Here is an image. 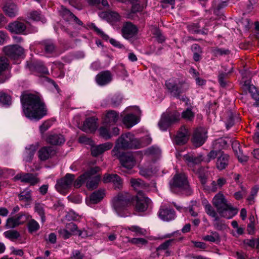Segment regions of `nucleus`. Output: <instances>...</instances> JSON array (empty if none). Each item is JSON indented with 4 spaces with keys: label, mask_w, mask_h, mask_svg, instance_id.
<instances>
[{
    "label": "nucleus",
    "mask_w": 259,
    "mask_h": 259,
    "mask_svg": "<svg viewBox=\"0 0 259 259\" xmlns=\"http://www.w3.org/2000/svg\"><path fill=\"white\" fill-rule=\"evenodd\" d=\"M3 10L6 15L13 18L18 14V8L17 6L13 3H8L3 7Z\"/></svg>",
    "instance_id": "c85d7f7f"
},
{
    "label": "nucleus",
    "mask_w": 259,
    "mask_h": 259,
    "mask_svg": "<svg viewBox=\"0 0 259 259\" xmlns=\"http://www.w3.org/2000/svg\"><path fill=\"white\" fill-rule=\"evenodd\" d=\"M15 180H20L22 182L29 184L33 186L39 181L36 175L31 173H21L17 174L14 178Z\"/></svg>",
    "instance_id": "2eb2a0df"
},
{
    "label": "nucleus",
    "mask_w": 259,
    "mask_h": 259,
    "mask_svg": "<svg viewBox=\"0 0 259 259\" xmlns=\"http://www.w3.org/2000/svg\"><path fill=\"white\" fill-rule=\"evenodd\" d=\"M202 203L204 207L205 212L209 217L212 218L213 219H216L217 217H218L216 211L214 209V208L212 207L211 204L206 199H204L202 201Z\"/></svg>",
    "instance_id": "c9c22d12"
},
{
    "label": "nucleus",
    "mask_w": 259,
    "mask_h": 259,
    "mask_svg": "<svg viewBox=\"0 0 259 259\" xmlns=\"http://www.w3.org/2000/svg\"><path fill=\"white\" fill-rule=\"evenodd\" d=\"M37 149L36 145H30L26 147L23 152V160L26 162H31Z\"/></svg>",
    "instance_id": "a878e982"
},
{
    "label": "nucleus",
    "mask_w": 259,
    "mask_h": 259,
    "mask_svg": "<svg viewBox=\"0 0 259 259\" xmlns=\"http://www.w3.org/2000/svg\"><path fill=\"white\" fill-rule=\"evenodd\" d=\"M112 80V75L109 71H104L98 73L96 76V81L100 86L109 84Z\"/></svg>",
    "instance_id": "a211bd4d"
},
{
    "label": "nucleus",
    "mask_w": 259,
    "mask_h": 259,
    "mask_svg": "<svg viewBox=\"0 0 259 259\" xmlns=\"http://www.w3.org/2000/svg\"><path fill=\"white\" fill-rule=\"evenodd\" d=\"M183 158L190 167H193L194 165L198 164L202 160L201 156H195L192 154L184 155Z\"/></svg>",
    "instance_id": "7c9ffc66"
},
{
    "label": "nucleus",
    "mask_w": 259,
    "mask_h": 259,
    "mask_svg": "<svg viewBox=\"0 0 259 259\" xmlns=\"http://www.w3.org/2000/svg\"><path fill=\"white\" fill-rule=\"evenodd\" d=\"M28 231L31 233H34L37 231L40 228L38 223L34 219H31L29 221L27 224Z\"/></svg>",
    "instance_id": "a18cd8bd"
},
{
    "label": "nucleus",
    "mask_w": 259,
    "mask_h": 259,
    "mask_svg": "<svg viewBox=\"0 0 259 259\" xmlns=\"http://www.w3.org/2000/svg\"><path fill=\"white\" fill-rule=\"evenodd\" d=\"M202 239L210 242H218L220 241V237L218 232L211 231L210 235L204 236Z\"/></svg>",
    "instance_id": "58836bf2"
},
{
    "label": "nucleus",
    "mask_w": 259,
    "mask_h": 259,
    "mask_svg": "<svg viewBox=\"0 0 259 259\" xmlns=\"http://www.w3.org/2000/svg\"><path fill=\"white\" fill-rule=\"evenodd\" d=\"M8 60L5 57H0V74L8 67Z\"/></svg>",
    "instance_id": "4d7b16f0"
},
{
    "label": "nucleus",
    "mask_w": 259,
    "mask_h": 259,
    "mask_svg": "<svg viewBox=\"0 0 259 259\" xmlns=\"http://www.w3.org/2000/svg\"><path fill=\"white\" fill-rule=\"evenodd\" d=\"M29 215L24 213H20L14 217L19 225L24 224L28 219Z\"/></svg>",
    "instance_id": "5fc2aeb1"
},
{
    "label": "nucleus",
    "mask_w": 259,
    "mask_h": 259,
    "mask_svg": "<svg viewBox=\"0 0 259 259\" xmlns=\"http://www.w3.org/2000/svg\"><path fill=\"white\" fill-rule=\"evenodd\" d=\"M119 157L122 166L127 169H132L136 164L135 157L131 153H124L122 155L119 153Z\"/></svg>",
    "instance_id": "ddd939ff"
},
{
    "label": "nucleus",
    "mask_w": 259,
    "mask_h": 259,
    "mask_svg": "<svg viewBox=\"0 0 259 259\" xmlns=\"http://www.w3.org/2000/svg\"><path fill=\"white\" fill-rule=\"evenodd\" d=\"M92 26L94 30L103 39L106 40L109 39V36L106 34L102 30L98 28L94 24H92Z\"/></svg>",
    "instance_id": "680f3d73"
},
{
    "label": "nucleus",
    "mask_w": 259,
    "mask_h": 259,
    "mask_svg": "<svg viewBox=\"0 0 259 259\" xmlns=\"http://www.w3.org/2000/svg\"><path fill=\"white\" fill-rule=\"evenodd\" d=\"M100 170V168L98 166H95L90 168L86 171L88 173L86 177V186L89 189H94L97 188L99 182L101 181V176L96 175Z\"/></svg>",
    "instance_id": "0eeeda50"
},
{
    "label": "nucleus",
    "mask_w": 259,
    "mask_h": 259,
    "mask_svg": "<svg viewBox=\"0 0 259 259\" xmlns=\"http://www.w3.org/2000/svg\"><path fill=\"white\" fill-rule=\"evenodd\" d=\"M97 128V122L94 118H88L84 122L81 130L85 132H92Z\"/></svg>",
    "instance_id": "c756f323"
},
{
    "label": "nucleus",
    "mask_w": 259,
    "mask_h": 259,
    "mask_svg": "<svg viewBox=\"0 0 259 259\" xmlns=\"http://www.w3.org/2000/svg\"><path fill=\"white\" fill-rule=\"evenodd\" d=\"M74 180V175L67 174L63 178L57 182L55 186L56 190L60 193H64L66 190L71 187Z\"/></svg>",
    "instance_id": "1a4fd4ad"
},
{
    "label": "nucleus",
    "mask_w": 259,
    "mask_h": 259,
    "mask_svg": "<svg viewBox=\"0 0 259 259\" xmlns=\"http://www.w3.org/2000/svg\"><path fill=\"white\" fill-rule=\"evenodd\" d=\"M190 134L188 129L182 126L175 137L174 143L179 145L185 144L188 141Z\"/></svg>",
    "instance_id": "f3484780"
},
{
    "label": "nucleus",
    "mask_w": 259,
    "mask_h": 259,
    "mask_svg": "<svg viewBox=\"0 0 259 259\" xmlns=\"http://www.w3.org/2000/svg\"><path fill=\"white\" fill-rule=\"evenodd\" d=\"M127 230L134 233L136 236H144L147 233V231L145 229L137 225H132L123 229L121 232H126Z\"/></svg>",
    "instance_id": "72a5a7b5"
},
{
    "label": "nucleus",
    "mask_w": 259,
    "mask_h": 259,
    "mask_svg": "<svg viewBox=\"0 0 259 259\" xmlns=\"http://www.w3.org/2000/svg\"><path fill=\"white\" fill-rule=\"evenodd\" d=\"M243 244L245 247H250L253 248L255 247V239H246L243 241Z\"/></svg>",
    "instance_id": "0e129e2a"
},
{
    "label": "nucleus",
    "mask_w": 259,
    "mask_h": 259,
    "mask_svg": "<svg viewBox=\"0 0 259 259\" xmlns=\"http://www.w3.org/2000/svg\"><path fill=\"white\" fill-rule=\"evenodd\" d=\"M227 143L228 141L225 139L219 138L213 142L212 145V149L218 150L219 153H221V150L227 147Z\"/></svg>",
    "instance_id": "e433bc0d"
},
{
    "label": "nucleus",
    "mask_w": 259,
    "mask_h": 259,
    "mask_svg": "<svg viewBox=\"0 0 259 259\" xmlns=\"http://www.w3.org/2000/svg\"><path fill=\"white\" fill-rule=\"evenodd\" d=\"M119 119L118 114L114 111H109L104 118L103 122L106 125L115 124Z\"/></svg>",
    "instance_id": "393cba45"
},
{
    "label": "nucleus",
    "mask_w": 259,
    "mask_h": 259,
    "mask_svg": "<svg viewBox=\"0 0 259 259\" xmlns=\"http://www.w3.org/2000/svg\"><path fill=\"white\" fill-rule=\"evenodd\" d=\"M194 114L190 109H187L182 113V117L187 119L191 120L194 118Z\"/></svg>",
    "instance_id": "052dcab7"
},
{
    "label": "nucleus",
    "mask_w": 259,
    "mask_h": 259,
    "mask_svg": "<svg viewBox=\"0 0 259 259\" xmlns=\"http://www.w3.org/2000/svg\"><path fill=\"white\" fill-rule=\"evenodd\" d=\"M106 16L108 20L112 22H116L120 20L119 15L115 12H110L108 13H102L101 16Z\"/></svg>",
    "instance_id": "c03bdc74"
},
{
    "label": "nucleus",
    "mask_w": 259,
    "mask_h": 259,
    "mask_svg": "<svg viewBox=\"0 0 259 259\" xmlns=\"http://www.w3.org/2000/svg\"><path fill=\"white\" fill-rule=\"evenodd\" d=\"M5 54L13 59L21 56L24 53V49L18 45H10L3 48Z\"/></svg>",
    "instance_id": "f8f14e48"
},
{
    "label": "nucleus",
    "mask_w": 259,
    "mask_h": 259,
    "mask_svg": "<svg viewBox=\"0 0 259 259\" xmlns=\"http://www.w3.org/2000/svg\"><path fill=\"white\" fill-rule=\"evenodd\" d=\"M44 49L46 54L49 56L55 52V47L52 41L47 40L44 42Z\"/></svg>",
    "instance_id": "37998d69"
},
{
    "label": "nucleus",
    "mask_w": 259,
    "mask_h": 259,
    "mask_svg": "<svg viewBox=\"0 0 259 259\" xmlns=\"http://www.w3.org/2000/svg\"><path fill=\"white\" fill-rule=\"evenodd\" d=\"M88 173H86V171L82 175L79 176L76 180L74 182V186L75 187L78 188L81 186L83 183L86 182V177L88 176Z\"/></svg>",
    "instance_id": "864d4df0"
},
{
    "label": "nucleus",
    "mask_w": 259,
    "mask_h": 259,
    "mask_svg": "<svg viewBox=\"0 0 259 259\" xmlns=\"http://www.w3.org/2000/svg\"><path fill=\"white\" fill-rule=\"evenodd\" d=\"M180 119V114L177 112H169L166 111L161 115L158 122V126L162 131H165L172 123L177 122Z\"/></svg>",
    "instance_id": "423d86ee"
},
{
    "label": "nucleus",
    "mask_w": 259,
    "mask_h": 259,
    "mask_svg": "<svg viewBox=\"0 0 259 259\" xmlns=\"http://www.w3.org/2000/svg\"><path fill=\"white\" fill-rule=\"evenodd\" d=\"M165 86L170 95L184 101L187 98L184 96L180 97V94L184 91L183 89V84L174 79H169L165 82Z\"/></svg>",
    "instance_id": "6e6552de"
},
{
    "label": "nucleus",
    "mask_w": 259,
    "mask_h": 259,
    "mask_svg": "<svg viewBox=\"0 0 259 259\" xmlns=\"http://www.w3.org/2000/svg\"><path fill=\"white\" fill-rule=\"evenodd\" d=\"M131 186L137 192V194L148 191V185L140 179L132 178L130 180Z\"/></svg>",
    "instance_id": "412c9836"
},
{
    "label": "nucleus",
    "mask_w": 259,
    "mask_h": 259,
    "mask_svg": "<svg viewBox=\"0 0 259 259\" xmlns=\"http://www.w3.org/2000/svg\"><path fill=\"white\" fill-rule=\"evenodd\" d=\"M59 13L64 19L67 21L71 20L72 17H74L73 13L63 6H61Z\"/></svg>",
    "instance_id": "79ce46f5"
},
{
    "label": "nucleus",
    "mask_w": 259,
    "mask_h": 259,
    "mask_svg": "<svg viewBox=\"0 0 259 259\" xmlns=\"http://www.w3.org/2000/svg\"><path fill=\"white\" fill-rule=\"evenodd\" d=\"M169 186L170 190L174 193L187 189L189 185L186 175L184 174L175 175L169 182Z\"/></svg>",
    "instance_id": "39448f33"
},
{
    "label": "nucleus",
    "mask_w": 259,
    "mask_h": 259,
    "mask_svg": "<svg viewBox=\"0 0 259 259\" xmlns=\"http://www.w3.org/2000/svg\"><path fill=\"white\" fill-rule=\"evenodd\" d=\"M229 156L224 153H221L218 157L217 161V167L218 169L222 170L226 167L228 164Z\"/></svg>",
    "instance_id": "f704fd0d"
},
{
    "label": "nucleus",
    "mask_w": 259,
    "mask_h": 259,
    "mask_svg": "<svg viewBox=\"0 0 259 259\" xmlns=\"http://www.w3.org/2000/svg\"><path fill=\"white\" fill-rule=\"evenodd\" d=\"M127 241L132 243L133 244L136 245L139 247H142L143 246L147 245L148 241L144 238H130L126 237Z\"/></svg>",
    "instance_id": "a19ab883"
},
{
    "label": "nucleus",
    "mask_w": 259,
    "mask_h": 259,
    "mask_svg": "<svg viewBox=\"0 0 259 259\" xmlns=\"http://www.w3.org/2000/svg\"><path fill=\"white\" fill-rule=\"evenodd\" d=\"M133 199L134 198L127 193H119L112 199V207L118 215L122 217L120 212L131 204Z\"/></svg>",
    "instance_id": "20e7f679"
},
{
    "label": "nucleus",
    "mask_w": 259,
    "mask_h": 259,
    "mask_svg": "<svg viewBox=\"0 0 259 259\" xmlns=\"http://www.w3.org/2000/svg\"><path fill=\"white\" fill-rule=\"evenodd\" d=\"M59 233L60 236L64 239H68L71 235V233L66 228L60 229L59 230Z\"/></svg>",
    "instance_id": "e2e57ef3"
},
{
    "label": "nucleus",
    "mask_w": 259,
    "mask_h": 259,
    "mask_svg": "<svg viewBox=\"0 0 259 259\" xmlns=\"http://www.w3.org/2000/svg\"><path fill=\"white\" fill-rule=\"evenodd\" d=\"M47 142L52 145H61L64 143L65 138L62 135H50L47 138Z\"/></svg>",
    "instance_id": "2f4dec72"
},
{
    "label": "nucleus",
    "mask_w": 259,
    "mask_h": 259,
    "mask_svg": "<svg viewBox=\"0 0 259 259\" xmlns=\"http://www.w3.org/2000/svg\"><path fill=\"white\" fill-rule=\"evenodd\" d=\"M105 195V191L104 189H100L94 192L90 196V198L86 199V203L88 205L91 206L92 204L99 203Z\"/></svg>",
    "instance_id": "aec40b11"
},
{
    "label": "nucleus",
    "mask_w": 259,
    "mask_h": 259,
    "mask_svg": "<svg viewBox=\"0 0 259 259\" xmlns=\"http://www.w3.org/2000/svg\"><path fill=\"white\" fill-rule=\"evenodd\" d=\"M21 102L25 116L31 120H38L47 114V109L44 103L36 95H22Z\"/></svg>",
    "instance_id": "f257e3e1"
},
{
    "label": "nucleus",
    "mask_w": 259,
    "mask_h": 259,
    "mask_svg": "<svg viewBox=\"0 0 259 259\" xmlns=\"http://www.w3.org/2000/svg\"><path fill=\"white\" fill-rule=\"evenodd\" d=\"M146 154L154 156H158L161 154V150L156 146H153L148 148L146 151Z\"/></svg>",
    "instance_id": "8fccbe9b"
},
{
    "label": "nucleus",
    "mask_w": 259,
    "mask_h": 259,
    "mask_svg": "<svg viewBox=\"0 0 259 259\" xmlns=\"http://www.w3.org/2000/svg\"><path fill=\"white\" fill-rule=\"evenodd\" d=\"M5 237L11 240H14L20 237V233L16 230H10L4 233Z\"/></svg>",
    "instance_id": "49530a36"
},
{
    "label": "nucleus",
    "mask_w": 259,
    "mask_h": 259,
    "mask_svg": "<svg viewBox=\"0 0 259 259\" xmlns=\"http://www.w3.org/2000/svg\"><path fill=\"white\" fill-rule=\"evenodd\" d=\"M213 226L215 229L219 230H224L227 229V226L225 222L221 220L219 217L213 220Z\"/></svg>",
    "instance_id": "09e8293b"
},
{
    "label": "nucleus",
    "mask_w": 259,
    "mask_h": 259,
    "mask_svg": "<svg viewBox=\"0 0 259 259\" xmlns=\"http://www.w3.org/2000/svg\"><path fill=\"white\" fill-rule=\"evenodd\" d=\"M135 208L139 212L145 211L150 205L151 201L143 193L137 194Z\"/></svg>",
    "instance_id": "9d476101"
},
{
    "label": "nucleus",
    "mask_w": 259,
    "mask_h": 259,
    "mask_svg": "<svg viewBox=\"0 0 259 259\" xmlns=\"http://www.w3.org/2000/svg\"><path fill=\"white\" fill-rule=\"evenodd\" d=\"M83 257V254L78 250H74L71 253V259H82Z\"/></svg>",
    "instance_id": "774afa93"
},
{
    "label": "nucleus",
    "mask_w": 259,
    "mask_h": 259,
    "mask_svg": "<svg viewBox=\"0 0 259 259\" xmlns=\"http://www.w3.org/2000/svg\"><path fill=\"white\" fill-rule=\"evenodd\" d=\"M152 173V170L150 168L147 169L143 167H141L140 168V174L145 177H148L150 176Z\"/></svg>",
    "instance_id": "69168bd1"
},
{
    "label": "nucleus",
    "mask_w": 259,
    "mask_h": 259,
    "mask_svg": "<svg viewBox=\"0 0 259 259\" xmlns=\"http://www.w3.org/2000/svg\"><path fill=\"white\" fill-rule=\"evenodd\" d=\"M29 17L34 21H41L42 22L46 21L45 19L42 17L41 14L37 11H33L30 14Z\"/></svg>",
    "instance_id": "6e6d98bb"
},
{
    "label": "nucleus",
    "mask_w": 259,
    "mask_h": 259,
    "mask_svg": "<svg viewBox=\"0 0 259 259\" xmlns=\"http://www.w3.org/2000/svg\"><path fill=\"white\" fill-rule=\"evenodd\" d=\"M113 146V144L111 142H107L97 146H92L91 147V153L93 156H98L102 154L105 151L110 150Z\"/></svg>",
    "instance_id": "5701e85b"
},
{
    "label": "nucleus",
    "mask_w": 259,
    "mask_h": 259,
    "mask_svg": "<svg viewBox=\"0 0 259 259\" xmlns=\"http://www.w3.org/2000/svg\"><path fill=\"white\" fill-rule=\"evenodd\" d=\"M51 126V122L49 121L44 122L40 126L39 130L41 133H44Z\"/></svg>",
    "instance_id": "338daca9"
},
{
    "label": "nucleus",
    "mask_w": 259,
    "mask_h": 259,
    "mask_svg": "<svg viewBox=\"0 0 259 259\" xmlns=\"http://www.w3.org/2000/svg\"><path fill=\"white\" fill-rule=\"evenodd\" d=\"M103 181L105 183H112L115 189H120L122 187V180L117 174H106L104 176Z\"/></svg>",
    "instance_id": "dca6fc26"
},
{
    "label": "nucleus",
    "mask_w": 259,
    "mask_h": 259,
    "mask_svg": "<svg viewBox=\"0 0 259 259\" xmlns=\"http://www.w3.org/2000/svg\"><path fill=\"white\" fill-rule=\"evenodd\" d=\"M0 104L3 106H9L11 104V98L6 93L0 92Z\"/></svg>",
    "instance_id": "de8ad7c7"
},
{
    "label": "nucleus",
    "mask_w": 259,
    "mask_h": 259,
    "mask_svg": "<svg viewBox=\"0 0 259 259\" xmlns=\"http://www.w3.org/2000/svg\"><path fill=\"white\" fill-rule=\"evenodd\" d=\"M207 132L205 128H197L193 136L192 142L196 147H200L202 145L207 139Z\"/></svg>",
    "instance_id": "4468645a"
},
{
    "label": "nucleus",
    "mask_w": 259,
    "mask_h": 259,
    "mask_svg": "<svg viewBox=\"0 0 259 259\" xmlns=\"http://www.w3.org/2000/svg\"><path fill=\"white\" fill-rule=\"evenodd\" d=\"M158 216L161 220L167 222L173 220L176 218L174 210L164 206H162L160 208Z\"/></svg>",
    "instance_id": "6ab92c4d"
},
{
    "label": "nucleus",
    "mask_w": 259,
    "mask_h": 259,
    "mask_svg": "<svg viewBox=\"0 0 259 259\" xmlns=\"http://www.w3.org/2000/svg\"><path fill=\"white\" fill-rule=\"evenodd\" d=\"M100 136L105 140L111 138V135L109 130L105 126H101L99 130Z\"/></svg>",
    "instance_id": "3c124183"
},
{
    "label": "nucleus",
    "mask_w": 259,
    "mask_h": 259,
    "mask_svg": "<svg viewBox=\"0 0 259 259\" xmlns=\"http://www.w3.org/2000/svg\"><path fill=\"white\" fill-rule=\"evenodd\" d=\"M174 242V239L168 240L163 243L161 244L157 248L158 250H165L167 249L170 246H171Z\"/></svg>",
    "instance_id": "bf43d9fd"
},
{
    "label": "nucleus",
    "mask_w": 259,
    "mask_h": 259,
    "mask_svg": "<svg viewBox=\"0 0 259 259\" xmlns=\"http://www.w3.org/2000/svg\"><path fill=\"white\" fill-rule=\"evenodd\" d=\"M138 31L137 27L130 22L124 23L121 29L122 36L127 39L135 37L137 34Z\"/></svg>",
    "instance_id": "9b49d317"
},
{
    "label": "nucleus",
    "mask_w": 259,
    "mask_h": 259,
    "mask_svg": "<svg viewBox=\"0 0 259 259\" xmlns=\"http://www.w3.org/2000/svg\"><path fill=\"white\" fill-rule=\"evenodd\" d=\"M19 226V223L14 217L9 218L7 220L6 226L7 228H14Z\"/></svg>",
    "instance_id": "13d9d810"
},
{
    "label": "nucleus",
    "mask_w": 259,
    "mask_h": 259,
    "mask_svg": "<svg viewBox=\"0 0 259 259\" xmlns=\"http://www.w3.org/2000/svg\"><path fill=\"white\" fill-rule=\"evenodd\" d=\"M242 87L244 90L248 91L250 94L251 97L256 102L259 101V92L257 91L254 85L250 84L249 80H246L244 81Z\"/></svg>",
    "instance_id": "b1692460"
},
{
    "label": "nucleus",
    "mask_w": 259,
    "mask_h": 259,
    "mask_svg": "<svg viewBox=\"0 0 259 259\" xmlns=\"http://www.w3.org/2000/svg\"><path fill=\"white\" fill-rule=\"evenodd\" d=\"M151 141L152 139L148 135L138 139L131 133L123 134L117 139L112 153L114 156H118L121 150L141 148L150 144Z\"/></svg>",
    "instance_id": "f03ea898"
},
{
    "label": "nucleus",
    "mask_w": 259,
    "mask_h": 259,
    "mask_svg": "<svg viewBox=\"0 0 259 259\" xmlns=\"http://www.w3.org/2000/svg\"><path fill=\"white\" fill-rule=\"evenodd\" d=\"M123 124L128 128H131L140 121V118L137 115L128 114L122 120Z\"/></svg>",
    "instance_id": "cd10ccee"
},
{
    "label": "nucleus",
    "mask_w": 259,
    "mask_h": 259,
    "mask_svg": "<svg viewBox=\"0 0 259 259\" xmlns=\"http://www.w3.org/2000/svg\"><path fill=\"white\" fill-rule=\"evenodd\" d=\"M212 204L217 208V211L221 217L228 219L235 215L238 210L229 203L223 193H217L212 199Z\"/></svg>",
    "instance_id": "7ed1b4c3"
},
{
    "label": "nucleus",
    "mask_w": 259,
    "mask_h": 259,
    "mask_svg": "<svg viewBox=\"0 0 259 259\" xmlns=\"http://www.w3.org/2000/svg\"><path fill=\"white\" fill-rule=\"evenodd\" d=\"M27 66L31 70H34L43 74H48L49 72L48 69L41 62H36L30 65L27 64Z\"/></svg>",
    "instance_id": "473e14b6"
},
{
    "label": "nucleus",
    "mask_w": 259,
    "mask_h": 259,
    "mask_svg": "<svg viewBox=\"0 0 259 259\" xmlns=\"http://www.w3.org/2000/svg\"><path fill=\"white\" fill-rule=\"evenodd\" d=\"M26 26L22 22L15 21L10 23L7 27V29L10 32L15 33H21L26 29Z\"/></svg>",
    "instance_id": "bb28decb"
},
{
    "label": "nucleus",
    "mask_w": 259,
    "mask_h": 259,
    "mask_svg": "<svg viewBox=\"0 0 259 259\" xmlns=\"http://www.w3.org/2000/svg\"><path fill=\"white\" fill-rule=\"evenodd\" d=\"M18 197L21 201L29 202L31 200V191L26 188L19 194Z\"/></svg>",
    "instance_id": "ea45409f"
},
{
    "label": "nucleus",
    "mask_w": 259,
    "mask_h": 259,
    "mask_svg": "<svg viewBox=\"0 0 259 259\" xmlns=\"http://www.w3.org/2000/svg\"><path fill=\"white\" fill-rule=\"evenodd\" d=\"M235 121L238 122L239 121V117L236 116H234L233 114L230 113L229 118L226 123V128L228 130L231 127L234 125Z\"/></svg>",
    "instance_id": "603ef678"
},
{
    "label": "nucleus",
    "mask_w": 259,
    "mask_h": 259,
    "mask_svg": "<svg viewBox=\"0 0 259 259\" xmlns=\"http://www.w3.org/2000/svg\"><path fill=\"white\" fill-rule=\"evenodd\" d=\"M34 211L40 217L41 223H44L46 221L44 204L39 202H36L34 205Z\"/></svg>",
    "instance_id": "4c0bfd02"
},
{
    "label": "nucleus",
    "mask_w": 259,
    "mask_h": 259,
    "mask_svg": "<svg viewBox=\"0 0 259 259\" xmlns=\"http://www.w3.org/2000/svg\"><path fill=\"white\" fill-rule=\"evenodd\" d=\"M56 153L54 148L51 146H45L40 148L38 152L40 160L45 161L52 157Z\"/></svg>",
    "instance_id": "4be33fe9"
}]
</instances>
